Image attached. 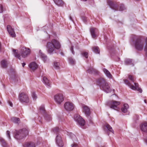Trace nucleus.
I'll return each mask as SVG.
<instances>
[{
	"mask_svg": "<svg viewBox=\"0 0 147 147\" xmlns=\"http://www.w3.org/2000/svg\"><path fill=\"white\" fill-rule=\"evenodd\" d=\"M19 99L22 103H28L29 102V99L28 94L24 92H21L19 94Z\"/></svg>",
	"mask_w": 147,
	"mask_h": 147,
	"instance_id": "obj_6",
	"label": "nucleus"
},
{
	"mask_svg": "<svg viewBox=\"0 0 147 147\" xmlns=\"http://www.w3.org/2000/svg\"><path fill=\"white\" fill-rule=\"evenodd\" d=\"M69 19L73 21V19L71 16H70Z\"/></svg>",
	"mask_w": 147,
	"mask_h": 147,
	"instance_id": "obj_50",
	"label": "nucleus"
},
{
	"mask_svg": "<svg viewBox=\"0 0 147 147\" xmlns=\"http://www.w3.org/2000/svg\"><path fill=\"white\" fill-rule=\"evenodd\" d=\"M60 47L59 42L55 39L52 40L51 42H48L47 44V51L50 54L53 53L55 49H58Z\"/></svg>",
	"mask_w": 147,
	"mask_h": 147,
	"instance_id": "obj_1",
	"label": "nucleus"
},
{
	"mask_svg": "<svg viewBox=\"0 0 147 147\" xmlns=\"http://www.w3.org/2000/svg\"><path fill=\"white\" fill-rule=\"evenodd\" d=\"M40 111L41 113H44L45 111V109L44 106L43 105H41L39 108Z\"/></svg>",
	"mask_w": 147,
	"mask_h": 147,
	"instance_id": "obj_36",
	"label": "nucleus"
},
{
	"mask_svg": "<svg viewBox=\"0 0 147 147\" xmlns=\"http://www.w3.org/2000/svg\"><path fill=\"white\" fill-rule=\"evenodd\" d=\"M61 55H63V53H61Z\"/></svg>",
	"mask_w": 147,
	"mask_h": 147,
	"instance_id": "obj_52",
	"label": "nucleus"
},
{
	"mask_svg": "<svg viewBox=\"0 0 147 147\" xmlns=\"http://www.w3.org/2000/svg\"><path fill=\"white\" fill-rule=\"evenodd\" d=\"M0 13H2L3 12V7L2 5H0Z\"/></svg>",
	"mask_w": 147,
	"mask_h": 147,
	"instance_id": "obj_44",
	"label": "nucleus"
},
{
	"mask_svg": "<svg viewBox=\"0 0 147 147\" xmlns=\"http://www.w3.org/2000/svg\"><path fill=\"white\" fill-rule=\"evenodd\" d=\"M24 147H35V144L33 142H26L23 145Z\"/></svg>",
	"mask_w": 147,
	"mask_h": 147,
	"instance_id": "obj_23",
	"label": "nucleus"
},
{
	"mask_svg": "<svg viewBox=\"0 0 147 147\" xmlns=\"http://www.w3.org/2000/svg\"><path fill=\"white\" fill-rule=\"evenodd\" d=\"M70 136L74 141H77V138L74 134L72 133H70Z\"/></svg>",
	"mask_w": 147,
	"mask_h": 147,
	"instance_id": "obj_32",
	"label": "nucleus"
},
{
	"mask_svg": "<svg viewBox=\"0 0 147 147\" xmlns=\"http://www.w3.org/2000/svg\"><path fill=\"white\" fill-rule=\"evenodd\" d=\"M92 51L96 54H99L100 53V50L99 47H98L94 46L92 48Z\"/></svg>",
	"mask_w": 147,
	"mask_h": 147,
	"instance_id": "obj_27",
	"label": "nucleus"
},
{
	"mask_svg": "<svg viewBox=\"0 0 147 147\" xmlns=\"http://www.w3.org/2000/svg\"><path fill=\"white\" fill-rule=\"evenodd\" d=\"M40 56L42 60L44 61V62L46 61L47 59V56L45 55L44 54L40 53Z\"/></svg>",
	"mask_w": 147,
	"mask_h": 147,
	"instance_id": "obj_31",
	"label": "nucleus"
},
{
	"mask_svg": "<svg viewBox=\"0 0 147 147\" xmlns=\"http://www.w3.org/2000/svg\"><path fill=\"white\" fill-rule=\"evenodd\" d=\"M7 31L10 35V36L13 37H14L16 36V34H15L14 29L12 28L10 25H8L7 26Z\"/></svg>",
	"mask_w": 147,
	"mask_h": 147,
	"instance_id": "obj_15",
	"label": "nucleus"
},
{
	"mask_svg": "<svg viewBox=\"0 0 147 147\" xmlns=\"http://www.w3.org/2000/svg\"><path fill=\"white\" fill-rule=\"evenodd\" d=\"M10 132L9 131H7V134L8 137L10 139Z\"/></svg>",
	"mask_w": 147,
	"mask_h": 147,
	"instance_id": "obj_46",
	"label": "nucleus"
},
{
	"mask_svg": "<svg viewBox=\"0 0 147 147\" xmlns=\"http://www.w3.org/2000/svg\"><path fill=\"white\" fill-rule=\"evenodd\" d=\"M69 63L72 65L74 64L75 63V60L71 57H70L69 58Z\"/></svg>",
	"mask_w": 147,
	"mask_h": 147,
	"instance_id": "obj_35",
	"label": "nucleus"
},
{
	"mask_svg": "<svg viewBox=\"0 0 147 147\" xmlns=\"http://www.w3.org/2000/svg\"><path fill=\"white\" fill-rule=\"evenodd\" d=\"M146 46L144 47V51H146V55L147 56V38L146 39Z\"/></svg>",
	"mask_w": 147,
	"mask_h": 147,
	"instance_id": "obj_41",
	"label": "nucleus"
},
{
	"mask_svg": "<svg viewBox=\"0 0 147 147\" xmlns=\"http://www.w3.org/2000/svg\"><path fill=\"white\" fill-rule=\"evenodd\" d=\"M73 46H72L71 47V49H70V50H71V51L72 53L74 55V54L75 53L73 50Z\"/></svg>",
	"mask_w": 147,
	"mask_h": 147,
	"instance_id": "obj_47",
	"label": "nucleus"
},
{
	"mask_svg": "<svg viewBox=\"0 0 147 147\" xmlns=\"http://www.w3.org/2000/svg\"><path fill=\"white\" fill-rule=\"evenodd\" d=\"M141 129L142 131L145 132H147V123L142 124L141 127Z\"/></svg>",
	"mask_w": 147,
	"mask_h": 147,
	"instance_id": "obj_22",
	"label": "nucleus"
},
{
	"mask_svg": "<svg viewBox=\"0 0 147 147\" xmlns=\"http://www.w3.org/2000/svg\"><path fill=\"white\" fill-rule=\"evenodd\" d=\"M119 102L113 100L109 101L108 103V105L111 108L117 110V106L120 104Z\"/></svg>",
	"mask_w": 147,
	"mask_h": 147,
	"instance_id": "obj_12",
	"label": "nucleus"
},
{
	"mask_svg": "<svg viewBox=\"0 0 147 147\" xmlns=\"http://www.w3.org/2000/svg\"><path fill=\"white\" fill-rule=\"evenodd\" d=\"M65 109L68 111H72L74 108V105L71 102H66L64 105Z\"/></svg>",
	"mask_w": 147,
	"mask_h": 147,
	"instance_id": "obj_11",
	"label": "nucleus"
},
{
	"mask_svg": "<svg viewBox=\"0 0 147 147\" xmlns=\"http://www.w3.org/2000/svg\"><path fill=\"white\" fill-rule=\"evenodd\" d=\"M124 81L125 83L132 90H137L140 93L142 92V90L139 87V85L138 83H135V86H134L132 85L128 80L125 79Z\"/></svg>",
	"mask_w": 147,
	"mask_h": 147,
	"instance_id": "obj_7",
	"label": "nucleus"
},
{
	"mask_svg": "<svg viewBox=\"0 0 147 147\" xmlns=\"http://www.w3.org/2000/svg\"><path fill=\"white\" fill-rule=\"evenodd\" d=\"M106 127L109 131L112 132L113 133H114V131L112 129V127L109 124H107V125H106Z\"/></svg>",
	"mask_w": 147,
	"mask_h": 147,
	"instance_id": "obj_33",
	"label": "nucleus"
},
{
	"mask_svg": "<svg viewBox=\"0 0 147 147\" xmlns=\"http://www.w3.org/2000/svg\"><path fill=\"white\" fill-rule=\"evenodd\" d=\"M103 72L106 76L109 78H112V76L110 72L106 69L104 68L103 70Z\"/></svg>",
	"mask_w": 147,
	"mask_h": 147,
	"instance_id": "obj_20",
	"label": "nucleus"
},
{
	"mask_svg": "<svg viewBox=\"0 0 147 147\" xmlns=\"http://www.w3.org/2000/svg\"><path fill=\"white\" fill-rule=\"evenodd\" d=\"M30 54V49L25 47L22 48L21 50V54L22 57L25 58Z\"/></svg>",
	"mask_w": 147,
	"mask_h": 147,
	"instance_id": "obj_13",
	"label": "nucleus"
},
{
	"mask_svg": "<svg viewBox=\"0 0 147 147\" xmlns=\"http://www.w3.org/2000/svg\"><path fill=\"white\" fill-rule=\"evenodd\" d=\"M132 60L130 59H126L125 61V63L126 65L131 64Z\"/></svg>",
	"mask_w": 147,
	"mask_h": 147,
	"instance_id": "obj_34",
	"label": "nucleus"
},
{
	"mask_svg": "<svg viewBox=\"0 0 147 147\" xmlns=\"http://www.w3.org/2000/svg\"><path fill=\"white\" fill-rule=\"evenodd\" d=\"M0 142L3 147H9L5 140L2 138H0Z\"/></svg>",
	"mask_w": 147,
	"mask_h": 147,
	"instance_id": "obj_21",
	"label": "nucleus"
},
{
	"mask_svg": "<svg viewBox=\"0 0 147 147\" xmlns=\"http://www.w3.org/2000/svg\"><path fill=\"white\" fill-rule=\"evenodd\" d=\"M134 119L135 120H138L139 119L138 116L137 115H135L134 117Z\"/></svg>",
	"mask_w": 147,
	"mask_h": 147,
	"instance_id": "obj_45",
	"label": "nucleus"
},
{
	"mask_svg": "<svg viewBox=\"0 0 147 147\" xmlns=\"http://www.w3.org/2000/svg\"><path fill=\"white\" fill-rule=\"evenodd\" d=\"M144 102L145 103H146V100H144Z\"/></svg>",
	"mask_w": 147,
	"mask_h": 147,
	"instance_id": "obj_51",
	"label": "nucleus"
},
{
	"mask_svg": "<svg viewBox=\"0 0 147 147\" xmlns=\"http://www.w3.org/2000/svg\"><path fill=\"white\" fill-rule=\"evenodd\" d=\"M29 67L32 70L34 71L37 68L38 65L35 62H33L29 64Z\"/></svg>",
	"mask_w": 147,
	"mask_h": 147,
	"instance_id": "obj_18",
	"label": "nucleus"
},
{
	"mask_svg": "<svg viewBox=\"0 0 147 147\" xmlns=\"http://www.w3.org/2000/svg\"><path fill=\"white\" fill-rule=\"evenodd\" d=\"M11 120L12 122L16 123H18V122L20 120L19 118L16 117L11 118Z\"/></svg>",
	"mask_w": 147,
	"mask_h": 147,
	"instance_id": "obj_29",
	"label": "nucleus"
},
{
	"mask_svg": "<svg viewBox=\"0 0 147 147\" xmlns=\"http://www.w3.org/2000/svg\"><path fill=\"white\" fill-rule=\"evenodd\" d=\"M56 5L59 6H62L63 5V2L62 0H53Z\"/></svg>",
	"mask_w": 147,
	"mask_h": 147,
	"instance_id": "obj_26",
	"label": "nucleus"
},
{
	"mask_svg": "<svg viewBox=\"0 0 147 147\" xmlns=\"http://www.w3.org/2000/svg\"><path fill=\"white\" fill-rule=\"evenodd\" d=\"M87 71L90 74H98V73L97 70L92 67H90Z\"/></svg>",
	"mask_w": 147,
	"mask_h": 147,
	"instance_id": "obj_19",
	"label": "nucleus"
},
{
	"mask_svg": "<svg viewBox=\"0 0 147 147\" xmlns=\"http://www.w3.org/2000/svg\"><path fill=\"white\" fill-rule=\"evenodd\" d=\"M54 100L57 104L60 105L64 100L63 95L61 94H58L54 96Z\"/></svg>",
	"mask_w": 147,
	"mask_h": 147,
	"instance_id": "obj_10",
	"label": "nucleus"
},
{
	"mask_svg": "<svg viewBox=\"0 0 147 147\" xmlns=\"http://www.w3.org/2000/svg\"><path fill=\"white\" fill-rule=\"evenodd\" d=\"M54 65L56 69H58L59 67V64L57 62L54 63Z\"/></svg>",
	"mask_w": 147,
	"mask_h": 147,
	"instance_id": "obj_42",
	"label": "nucleus"
},
{
	"mask_svg": "<svg viewBox=\"0 0 147 147\" xmlns=\"http://www.w3.org/2000/svg\"><path fill=\"white\" fill-rule=\"evenodd\" d=\"M53 131L57 135L56 141L57 144L59 147H62L63 144L62 140L61 137L59 134H58V132H59L60 129L58 127H55L53 129Z\"/></svg>",
	"mask_w": 147,
	"mask_h": 147,
	"instance_id": "obj_5",
	"label": "nucleus"
},
{
	"mask_svg": "<svg viewBox=\"0 0 147 147\" xmlns=\"http://www.w3.org/2000/svg\"><path fill=\"white\" fill-rule=\"evenodd\" d=\"M32 96L34 100H36L37 98V96L35 92H33L32 93Z\"/></svg>",
	"mask_w": 147,
	"mask_h": 147,
	"instance_id": "obj_39",
	"label": "nucleus"
},
{
	"mask_svg": "<svg viewBox=\"0 0 147 147\" xmlns=\"http://www.w3.org/2000/svg\"><path fill=\"white\" fill-rule=\"evenodd\" d=\"M129 79L132 82H134L135 80V79L134 78L133 76L131 75H129L128 77Z\"/></svg>",
	"mask_w": 147,
	"mask_h": 147,
	"instance_id": "obj_40",
	"label": "nucleus"
},
{
	"mask_svg": "<svg viewBox=\"0 0 147 147\" xmlns=\"http://www.w3.org/2000/svg\"><path fill=\"white\" fill-rule=\"evenodd\" d=\"M45 118L46 120L48 121H50L51 119V116L48 114L45 115Z\"/></svg>",
	"mask_w": 147,
	"mask_h": 147,
	"instance_id": "obj_37",
	"label": "nucleus"
},
{
	"mask_svg": "<svg viewBox=\"0 0 147 147\" xmlns=\"http://www.w3.org/2000/svg\"><path fill=\"white\" fill-rule=\"evenodd\" d=\"M82 1H87V0H82Z\"/></svg>",
	"mask_w": 147,
	"mask_h": 147,
	"instance_id": "obj_53",
	"label": "nucleus"
},
{
	"mask_svg": "<svg viewBox=\"0 0 147 147\" xmlns=\"http://www.w3.org/2000/svg\"><path fill=\"white\" fill-rule=\"evenodd\" d=\"M129 108V105L127 104H125L124 105L123 107L121 108V111L123 112L126 113L127 111V109Z\"/></svg>",
	"mask_w": 147,
	"mask_h": 147,
	"instance_id": "obj_24",
	"label": "nucleus"
},
{
	"mask_svg": "<svg viewBox=\"0 0 147 147\" xmlns=\"http://www.w3.org/2000/svg\"><path fill=\"white\" fill-rule=\"evenodd\" d=\"M74 119L80 126L82 127L84 125L85 123V121L79 115H75Z\"/></svg>",
	"mask_w": 147,
	"mask_h": 147,
	"instance_id": "obj_9",
	"label": "nucleus"
},
{
	"mask_svg": "<svg viewBox=\"0 0 147 147\" xmlns=\"http://www.w3.org/2000/svg\"><path fill=\"white\" fill-rule=\"evenodd\" d=\"M146 142H147V139L146 140Z\"/></svg>",
	"mask_w": 147,
	"mask_h": 147,
	"instance_id": "obj_54",
	"label": "nucleus"
},
{
	"mask_svg": "<svg viewBox=\"0 0 147 147\" xmlns=\"http://www.w3.org/2000/svg\"><path fill=\"white\" fill-rule=\"evenodd\" d=\"M9 104L11 107H12L13 106L12 103L10 101L9 102Z\"/></svg>",
	"mask_w": 147,
	"mask_h": 147,
	"instance_id": "obj_48",
	"label": "nucleus"
},
{
	"mask_svg": "<svg viewBox=\"0 0 147 147\" xmlns=\"http://www.w3.org/2000/svg\"><path fill=\"white\" fill-rule=\"evenodd\" d=\"M71 147H78V145L77 144L74 142L71 145Z\"/></svg>",
	"mask_w": 147,
	"mask_h": 147,
	"instance_id": "obj_43",
	"label": "nucleus"
},
{
	"mask_svg": "<svg viewBox=\"0 0 147 147\" xmlns=\"http://www.w3.org/2000/svg\"><path fill=\"white\" fill-rule=\"evenodd\" d=\"M90 32L93 38H95L97 37L98 34V30L97 28H91L90 29Z\"/></svg>",
	"mask_w": 147,
	"mask_h": 147,
	"instance_id": "obj_14",
	"label": "nucleus"
},
{
	"mask_svg": "<svg viewBox=\"0 0 147 147\" xmlns=\"http://www.w3.org/2000/svg\"><path fill=\"white\" fill-rule=\"evenodd\" d=\"M144 45V42H143L140 38H137L135 41V46L136 48L139 51L143 50Z\"/></svg>",
	"mask_w": 147,
	"mask_h": 147,
	"instance_id": "obj_8",
	"label": "nucleus"
},
{
	"mask_svg": "<svg viewBox=\"0 0 147 147\" xmlns=\"http://www.w3.org/2000/svg\"><path fill=\"white\" fill-rule=\"evenodd\" d=\"M43 82L47 86L50 87L51 85V82L48 80L47 77H44L43 78Z\"/></svg>",
	"mask_w": 147,
	"mask_h": 147,
	"instance_id": "obj_17",
	"label": "nucleus"
},
{
	"mask_svg": "<svg viewBox=\"0 0 147 147\" xmlns=\"http://www.w3.org/2000/svg\"><path fill=\"white\" fill-rule=\"evenodd\" d=\"M17 50L14 49H13V53L14 55L16 57L18 58L20 60L21 59L20 55L18 54L16 51Z\"/></svg>",
	"mask_w": 147,
	"mask_h": 147,
	"instance_id": "obj_28",
	"label": "nucleus"
},
{
	"mask_svg": "<svg viewBox=\"0 0 147 147\" xmlns=\"http://www.w3.org/2000/svg\"><path fill=\"white\" fill-rule=\"evenodd\" d=\"M97 84L101 89L108 93L111 91V88L109 83L104 78H101L97 81Z\"/></svg>",
	"mask_w": 147,
	"mask_h": 147,
	"instance_id": "obj_2",
	"label": "nucleus"
},
{
	"mask_svg": "<svg viewBox=\"0 0 147 147\" xmlns=\"http://www.w3.org/2000/svg\"><path fill=\"white\" fill-rule=\"evenodd\" d=\"M107 2L110 7L112 9L115 11L119 10L120 11H122L126 9V8L123 4H121L119 6V5L117 3L113 2L110 0H107Z\"/></svg>",
	"mask_w": 147,
	"mask_h": 147,
	"instance_id": "obj_4",
	"label": "nucleus"
},
{
	"mask_svg": "<svg viewBox=\"0 0 147 147\" xmlns=\"http://www.w3.org/2000/svg\"><path fill=\"white\" fill-rule=\"evenodd\" d=\"M82 55L86 58H87L88 57V53L87 52H83L81 53Z\"/></svg>",
	"mask_w": 147,
	"mask_h": 147,
	"instance_id": "obj_38",
	"label": "nucleus"
},
{
	"mask_svg": "<svg viewBox=\"0 0 147 147\" xmlns=\"http://www.w3.org/2000/svg\"><path fill=\"white\" fill-rule=\"evenodd\" d=\"M40 56L42 60L44 61V62L46 61L47 59V56L45 55L44 54L40 53Z\"/></svg>",
	"mask_w": 147,
	"mask_h": 147,
	"instance_id": "obj_30",
	"label": "nucleus"
},
{
	"mask_svg": "<svg viewBox=\"0 0 147 147\" xmlns=\"http://www.w3.org/2000/svg\"><path fill=\"white\" fill-rule=\"evenodd\" d=\"M28 133V130L26 128H24L16 131L14 137L17 140H21L27 136Z\"/></svg>",
	"mask_w": 147,
	"mask_h": 147,
	"instance_id": "obj_3",
	"label": "nucleus"
},
{
	"mask_svg": "<svg viewBox=\"0 0 147 147\" xmlns=\"http://www.w3.org/2000/svg\"><path fill=\"white\" fill-rule=\"evenodd\" d=\"M26 65V63H22V66L23 67H24V65Z\"/></svg>",
	"mask_w": 147,
	"mask_h": 147,
	"instance_id": "obj_49",
	"label": "nucleus"
},
{
	"mask_svg": "<svg viewBox=\"0 0 147 147\" xmlns=\"http://www.w3.org/2000/svg\"><path fill=\"white\" fill-rule=\"evenodd\" d=\"M1 67L3 68H6L7 66V61L5 60H2L1 62Z\"/></svg>",
	"mask_w": 147,
	"mask_h": 147,
	"instance_id": "obj_25",
	"label": "nucleus"
},
{
	"mask_svg": "<svg viewBox=\"0 0 147 147\" xmlns=\"http://www.w3.org/2000/svg\"><path fill=\"white\" fill-rule=\"evenodd\" d=\"M83 111L87 115L89 116L90 114V111L89 108L87 106L83 105L82 106Z\"/></svg>",
	"mask_w": 147,
	"mask_h": 147,
	"instance_id": "obj_16",
	"label": "nucleus"
}]
</instances>
